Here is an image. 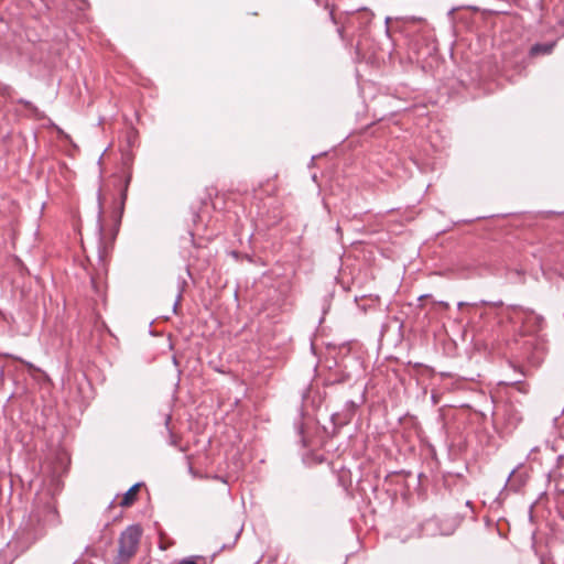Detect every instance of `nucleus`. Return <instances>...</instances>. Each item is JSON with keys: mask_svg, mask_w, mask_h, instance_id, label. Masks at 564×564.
<instances>
[{"mask_svg": "<svg viewBox=\"0 0 564 564\" xmlns=\"http://www.w3.org/2000/svg\"><path fill=\"white\" fill-rule=\"evenodd\" d=\"M507 484H509L510 489L513 491H518L520 487L522 486V480H518V477H516V469H513L507 479Z\"/></svg>", "mask_w": 564, "mask_h": 564, "instance_id": "obj_9", "label": "nucleus"}, {"mask_svg": "<svg viewBox=\"0 0 564 564\" xmlns=\"http://www.w3.org/2000/svg\"><path fill=\"white\" fill-rule=\"evenodd\" d=\"M373 13L367 9L358 10V24L360 28H366L372 20Z\"/></svg>", "mask_w": 564, "mask_h": 564, "instance_id": "obj_8", "label": "nucleus"}, {"mask_svg": "<svg viewBox=\"0 0 564 564\" xmlns=\"http://www.w3.org/2000/svg\"><path fill=\"white\" fill-rule=\"evenodd\" d=\"M124 191H127V187L124 188ZM126 192L122 193V198L124 199L126 198Z\"/></svg>", "mask_w": 564, "mask_h": 564, "instance_id": "obj_26", "label": "nucleus"}, {"mask_svg": "<svg viewBox=\"0 0 564 564\" xmlns=\"http://www.w3.org/2000/svg\"><path fill=\"white\" fill-rule=\"evenodd\" d=\"M58 512L55 503L47 500L43 503L37 502L29 516L25 529L32 534L33 539L41 536L46 527L58 523Z\"/></svg>", "mask_w": 564, "mask_h": 564, "instance_id": "obj_1", "label": "nucleus"}, {"mask_svg": "<svg viewBox=\"0 0 564 564\" xmlns=\"http://www.w3.org/2000/svg\"><path fill=\"white\" fill-rule=\"evenodd\" d=\"M555 44H556L555 42L536 43L530 48V55L539 56V55L551 54Z\"/></svg>", "mask_w": 564, "mask_h": 564, "instance_id": "obj_6", "label": "nucleus"}, {"mask_svg": "<svg viewBox=\"0 0 564 564\" xmlns=\"http://www.w3.org/2000/svg\"><path fill=\"white\" fill-rule=\"evenodd\" d=\"M141 535L142 529L137 524L129 525L122 531L118 540V553L112 564H129L138 551Z\"/></svg>", "mask_w": 564, "mask_h": 564, "instance_id": "obj_2", "label": "nucleus"}, {"mask_svg": "<svg viewBox=\"0 0 564 564\" xmlns=\"http://www.w3.org/2000/svg\"><path fill=\"white\" fill-rule=\"evenodd\" d=\"M213 478L216 479V480L223 481L225 484L227 482V480L224 477L218 476V475L213 476Z\"/></svg>", "mask_w": 564, "mask_h": 564, "instance_id": "obj_19", "label": "nucleus"}, {"mask_svg": "<svg viewBox=\"0 0 564 564\" xmlns=\"http://www.w3.org/2000/svg\"><path fill=\"white\" fill-rule=\"evenodd\" d=\"M357 408H358V404L355 401H352V400L346 401L343 410L340 412L334 413L332 415V420H333L334 424L339 425V426L349 424L356 413Z\"/></svg>", "mask_w": 564, "mask_h": 564, "instance_id": "obj_3", "label": "nucleus"}, {"mask_svg": "<svg viewBox=\"0 0 564 564\" xmlns=\"http://www.w3.org/2000/svg\"><path fill=\"white\" fill-rule=\"evenodd\" d=\"M466 304H467V303H465V302H459V303H458V307L460 308V307H463V306H464V305H466Z\"/></svg>", "mask_w": 564, "mask_h": 564, "instance_id": "obj_24", "label": "nucleus"}, {"mask_svg": "<svg viewBox=\"0 0 564 564\" xmlns=\"http://www.w3.org/2000/svg\"><path fill=\"white\" fill-rule=\"evenodd\" d=\"M19 104L23 105L25 108H28L31 112H33L35 116L39 115V109L36 106H34L31 101L26 100V99H19L18 100Z\"/></svg>", "mask_w": 564, "mask_h": 564, "instance_id": "obj_11", "label": "nucleus"}, {"mask_svg": "<svg viewBox=\"0 0 564 564\" xmlns=\"http://www.w3.org/2000/svg\"><path fill=\"white\" fill-rule=\"evenodd\" d=\"M465 8H466V9H469V10H471V11H474V12H478V11H480L479 7H476V6H466Z\"/></svg>", "mask_w": 564, "mask_h": 564, "instance_id": "obj_18", "label": "nucleus"}, {"mask_svg": "<svg viewBox=\"0 0 564 564\" xmlns=\"http://www.w3.org/2000/svg\"><path fill=\"white\" fill-rule=\"evenodd\" d=\"M319 6H323V8H324L325 10H327L328 12H329V9H330V8H335L334 6L329 4V2H328V1H325L324 3H322V2H321V4H319Z\"/></svg>", "mask_w": 564, "mask_h": 564, "instance_id": "obj_15", "label": "nucleus"}, {"mask_svg": "<svg viewBox=\"0 0 564 564\" xmlns=\"http://www.w3.org/2000/svg\"><path fill=\"white\" fill-rule=\"evenodd\" d=\"M441 305H442V306H445V307H447V306H448V304H447L446 302H441Z\"/></svg>", "mask_w": 564, "mask_h": 564, "instance_id": "obj_25", "label": "nucleus"}, {"mask_svg": "<svg viewBox=\"0 0 564 564\" xmlns=\"http://www.w3.org/2000/svg\"><path fill=\"white\" fill-rule=\"evenodd\" d=\"M423 532L427 535H435V534H441V535H449L453 533V529H449V528H446V529H443L440 527V520L434 518V519H430L427 520L424 524H423Z\"/></svg>", "mask_w": 564, "mask_h": 564, "instance_id": "obj_4", "label": "nucleus"}, {"mask_svg": "<svg viewBox=\"0 0 564 564\" xmlns=\"http://www.w3.org/2000/svg\"><path fill=\"white\" fill-rule=\"evenodd\" d=\"M337 34L340 40H345V25L337 28Z\"/></svg>", "mask_w": 564, "mask_h": 564, "instance_id": "obj_14", "label": "nucleus"}, {"mask_svg": "<svg viewBox=\"0 0 564 564\" xmlns=\"http://www.w3.org/2000/svg\"><path fill=\"white\" fill-rule=\"evenodd\" d=\"M456 10H457L456 8L451 9V10H449V12H448V15H449V17H453V14H454V12H455Z\"/></svg>", "mask_w": 564, "mask_h": 564, "instance_id": "obj_22", "label": "nucleus"}, {"mask_svg": "<svg viewBox=\"0 0 564 564\" xmlns=\"http://www.w3.org/2000/svg\"><path fill=\"white\" fill-rule=\"evenodd\" d=\"M140 486H141L140 482L134 484L126 491V494L123 495L122 501L120 502V505L122 507H129L134 502V500L137 498V492H138Z\"/></svg>", "mask_w": 564, "mask_h": 564, "instance_id": "obj_7", "label": "nucleus"}, {"mask_svg": "<svg viewBox=\"0 0 564 564\" xmlns=\"http://www.w3.org/2000/svg\"><path fill=\"white\" fill-rule=\"evenodd\" d=\"M480 303H481V304H484V305L490 304V303H489V302H487V301H481Z\"/></svg>", "mask_w": 564, "mask_h": 564, "instance_id": "obj_27", "label": "nucleus"}, {"mask_svg": "<svg viewBox=\"0 0 564 564\" xmlns=\"http://www.w3.org/2000/svg\"><path fill=\"white\" fill-rule=\"evenodd\" d=\"M390 22V18H386V25H388ZM386 33L389 35L390 31H389V26H386Z\"/></svg>", "mask_w": 564, "mask_h": 564, "instance_id": "obj_21", "label": "nucleus"}, {"mask_svg": "<svg viewBox=\"0 0 564 564\" xmlns=\"http://www.w3.org/2000/svg\"><path fill=\"white\" fill-rule=\"evenodd\" d=\"M316 4H321V0H314Z\"/></svg>", "mask_w": 564, "mask_h": 564, "instance_id": "obj_28", "label": "nucleus"}, {"mask_svg": "<svg viewBox=\"0 0 564 564\" xmlns=\"http://www.w3.org/2000/svg\"><path fill=\"white\" fill-rule=\"evenodd\" d=\"M484 12H487V13H490V14H499V13H503L505 11L488 9V10H484Z\"/></svg>", "mask_w": 564, "mask_h": 564, "instance_id": "obj_16", "label": "nucleus"}, {"mask_svg": "<svg viewBox=\"0 0 564 564\" xmlns=\"http://www.w3.org/2000/svg\"><path fill=\"white\" fill-rule=\"evenodd\" d=\"M351 23H352L351 19H348V20L345 22V24H346L347 26L351 25Z\"/></svg>", "mask_w": 564, "mask_h": 564, "instance_id": "obj_23", "label": "nucleus"}, {"mask_svg": "<svg viewBox=\"0 0 564 564\" xmlns=\"http://www.w3.org/2000/svg\"><path fill=\"white\" fill-rule=\"evenodd\" d=\"M558 512H560L561 518L564 520V501L558 507Z\"/></svg>", "mask_w": 564, "mask_h": 564, "instance_id": "obj_17", "label": "nucleus"}, {"mask_svg": "<svg viewBox=\"0 0 564 564\" xmlns=\"http://www.w3.org/2000/svg\"><path fill=\"white\" fill-rule=\"evenodd\" d=\"M170 421H171V415H167L166 419H165V426H166L167 432L170 434L169 444L172 445V446H177V440H176L175 435L172 433V431L169 427Z\"/></svg>", "mask_w": 564, "mask_h": 564, "instance_id": "obj_10", "label": "nucleus"}, {"mask_svg": "<svg viewBox=\"0 0 564 564\" xmlns=\"http://www.w3.org/2000/svg\"><path fill=\"white\" fill-rule=\"evenodd\" d=\"M543 322V317L534 314L533 312L524 313V318L522 319L527 333L539 330L542 327Z\"/></svg>", "mask_w": 564, "mask_h": 564, "instance_id": "obj_5", "label": "nucleus"}, {"mask_svg": "<svg viewBox=\"0 0 564 564\" xmlns=\"http://www.w3.org/2000/svg\"><path fill=\"white\" fill-rule=\"evenodd\" d=\"M197 558H198L197 556H188V557L182 558L176 564H196Z\"/></svg>", "mask_w": 564, "mask_h": 564, "instance_id": "obj_12", "label": "nucleus"}, {"mask_svg": "<svg viewBox=\"0 0 564 564\" xmlns=\"http://www.w3.org/2000/svg\"><path fill=\"white\" fill-rule=\"evenodd\" d=\"M180 299H181V294H178L177 300L174 302V305H173V311H174V312H176V307H177V305H178V301H180Z\"/></svg>", "mask_w": 564, "mask_h": 564, "instance_id": "obj_20", "label": "nucleus"}, {"mask_svg": "<svg viewBox=\"0 0 564 564\" xmlns=\"http://www.w3.org/2000/svg\"><path fill=\"white\" fill-rule=\"evenodd\" d=\"M328 15H329V20H330V22H332L333 24H338V20H337V18L335 17V8H330V9H329V13H328Z\"/></svg>", "mask_w": 564, "mask_h": 564, "instance_id": "obj_13", "label": "nucleus"}]
</instances>
